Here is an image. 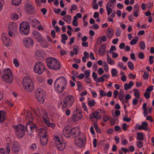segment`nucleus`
I'll return each instance as SVG.
<instances>
[{"instance_id": "53", "label": "nucleus", "mask_w": 154, "mask_h": 154, "mask_svg": "<svg viewBox=\"0 0 154 154\" xmlns=\"http://www.w3.org/2000/svg\"><path fill=\"white\" fill-rule=\"evenodd\" d=\"M5 4V2L3 0H0V11L2 10L3 6Z\"/></svg>"}, {"instance_id": "58", "label": "nucleus", "mask_w": 154, "mask_h": 154, "mask_svg": "<svg viewBox=\"0 0 154 154\" xmlns=\"http://www.w3.org/2000/svg\"><path fill=\"white\" fill-rule=\"evenodd\" d=\"M153 85H151L150 86L148 87V88L146 90V92H147V91L151 92V91H152L153 89Z\"/></svg>"}, {"instance_id": "22", "label": "nucleus", "mask_w": 154, "mask_h": 154, "mask_svg": "<svg viewBox=\"0 0 154 154\" xmlns=\"http://www.w3.org/2000/svg\"><path fill=\"white\" fill-rule=\"evenodd\" d=\"M34 35L36 39L39 42H41L42 41V37L41 34L38 32L35 31L34 32Z\"/></svg>"}, {"instance_id": "33", "label": "nucleus", "mask_w": 154, "mask_h": 154, "mask_svg": "<svg viewBox=\"0 0 154 154\" xmlns=\"http://www.w3.org/2000/svg\"><path fill=\"white\" fill-rule=\"evenodd\" d=\"M22 0H12V4L14 5L18 6L20 5Z\"/></svg>"}, {"instance_id": "36", "label": "nucleus", "mask_w": 154, "mask_h": 154, "mask_svg": "<svg viewBox=\"0 0 154 154\" xmlns=\"http://www.w3.org/2000/svg\"><path fill=\"white\" fill-rule=\"evenodd\" d=\"M43 116H42V119L43 120L44 122V120H48L49 119L48 116L47 112L45 111V112L43 114Z\"/></svg>"}, {"instance_id": "51", "label": "nucleus", "mask_w": 154, "mask_h": 154, "mask_svg": "<svg viewBox=\"0 0 154 154\" xmlns=\"http://www.w3.org/2000/svg\"><path fill=\"white\" fill-rule=\"evenodd\" d=\"M118 66L122 69L123 70H125L127 69L126 67L124 65L123 63H119L118 64Z\"/></svg>"}, {"instance_id": "35", "label": "nucleus", "mask_w": 154, "mask_h": 154, "mask_svg": "<svg viewBox=\"0 0 154 154\" xmlns=\"http://www.w3.org/2000/svg\"><path fill=\"white\" fill-rule=\"evenodd\" d=\"M133 91L134 93V96L137 98H139L140 97V93L138 90L137 89H133Z\"/></svg>"}, {"instance_id": "15", "label": "nucleus", "mask_w": 154, "mask_h": 154, "mask_svg": "<svg viewBox=\"0 0 154 154\" xmlns=\"http://www.w3.org/2000/svg\"><path fill=\"white\" fill-rule=\"evenodd\" d=\"M44 92L43 90H38V92L37 93V99L39 103H42L44 101Z\"/></svg>"}, {"instance_id": "37", "label": "nucleus", "mask_w": 154, "mask_h": 154, "mask_svg": "<svg viewBox=\"0 0 154 154\" xmlns=\"http://www.w3.org/2000/svg\"><path fill=\"white\" fill-rule=\"evenodd\" d=\"M140 47L141 49L144 50L145 49L146 46L144 42L143 41H141L140 44Z\"/></svg>"}, {"instance_id": "28", "label": "nucleus", "mask_w": 154, "mask_h": 154, "mask_svg": "<svg viewBox=\"0 0 154 154\" xmlns=\"http://www.w3.org/2000/svg\"><path fill=\"white\" fill-rule=\"evenodd\" d=\"M77 48H74L73 49V51L74 53H73V51H71L70 52V54L71 57H73L74 54L77 55L78 53V49L79 47L78 46H76Z\"/></svg>"}, {"instance_id": "23", "label": "nucleus", "mask_w": 154, "mask_h": 154, "mask_svg": "<svg viewBox=\"0 0 154 154\" xmlns=\"http://www.w3.org/2000/svg\"><path fill=\"white\" fill-rule=\"evenodd\" d=\"M44 123L48 127H50L53 129H54L55 127L56 126V125L54 123H51L48 120H45Z\"/></svg>"}, {"instance_id": "19", "label": "nucleus", "mask_w": 154, "mask_h": 154, "mask_svg": "<svg viewBox=\"0 0 154 154\" xmlns=\"http://www.w3.org/2000/svg\"><path fill=\"white\" fill-rule=\"evenodd\" d=\"M106 45L105 43H103L101 45L98 51L99 54L100 55L103 56L105 54L106 50Z\"/></svg>"}, {"instance_id": "47", "label": "nucleus", "mask_w": 154, "mask_h": 154, "mask_svg": "<svg viewBox=\"0 0 154 154\" xmlns=\"http://www.w3.org/2000/svg\"><path fill=\"white\" fill-rule=\"evenodd\" d=\"M149 76V73L146 71L145 72H144V74L143 76V79H148Z\"/></svg>"}, {"instance_id": "29", "label": "nucleus", "mask_w": 154, "mask_h": 154, "mask_svg": "<svg viewBox=\"0 0 154 154\" xmlns=\"http://www.w3.org/2000/svg\"><path fill=\"white\" fill-rule=\"evenodd\" d=\"M146 106L147 104L145 103H144L143 106V114L145 117L147 116L148 114Z\"/></svg>"}, {"instance_id": "26", "label": "nucleus", "mask_w": 154, "mask_h": 154, "mask_svg": "<svg viewBox=\"0 0 154 154\" xmlns=\"http://www.w3.org/2000/svg\"><path fill=\"white\" fill-rule=\"evenodd\" d=\"M82 112H78L77 113H76L73 115L72 116V119L73 121L75 122L76 120H78V118H80L81 117L78 116V114H81Z\"/></svg>"}, {"instance_id": "46", "label": "nucleus", "mask_w": 154, "mask_h": 154, "mask_svg": "<svg viewBox=\"0 0 154 154\" xmlns=\"http://www.w3.org/2000/svg\"><path fill=\"white\" fill-rule=\"evenodd\" d=\"M100 96L101 97L106 96V93L103 90H100L99 91Z\"/></svg>"}, {"instance_id": "6", "label": "nucleus", "mask_w": 154, "mask_h": 154, "mask_svg": "<svg viewBox=\"0 0 154 154\" xmlns=\"http://www.w3.org/2000/svg\"><path fill=\"white\" fill-rule=\"evenodd\" d=\"M16 135L18 138H21L23 137L25 134L26 130V127L21 124L14 126Z\"/></svg>"}, {"instance_id": "27", "label": "nucleus", "mask_w": 154, "mask_h": 154, "mask_svg": "<svg viewBox=\"0 0 154 154\" xmlns=\"http://www.w3.org/2000/svg\"><path fill=\"white\" fill-rule=\"evenodd\" d=\"M71 18V17L70 16L66 15L63 17V20L68 23H70Z\"/></svg>"}, {"instance_id": "32", "label": "nucleus", "mask_w": 154, "mask_h": 154, "mask_svg": "<svg viewBox=\"0 0 154 154\" xmlns=\"http://www.w3.org/2000/svg\"><path fill=\"white\" fill-rule=\"evenodd\" d=\"M26 119L29 121L32 120L33 119L32 113L30 111L28 112L26 116Z\"/></svg>"}, {"instance_id": "14", "label": "nucleus", "mask_w": 154, "mask_h": 154, "mask_svg": "<svg viewBox=\"0 0 154 154\" xmlns=\"http://www.w3.org/2000/svg\"><path fill=\"white\" fill-rule=\"evenodd\" d=\"M25 11L27 13L32 15L35 13V8L32 5L27 3L25 5Z\"/></svg>"}, {"instance_id": "54", "label": "nucleus", "mask_w": 154, "mask_h": 154, "mask_svg": "<svg viewBox=\"0 0 154 154\" xmlns=\"http://www.w3.org/2000/svg\"><path fill=\"white\" fill-rule=\"evenodd\" d=\"M137 145L139 148H141L143 147V144L142 142L139 141L137 142Z\"/></svg>"}, {"instance_id": "31", "label": "nucleus", "mask_w": 154, "mask_h": 154, "mask_svg": "<svg viewBox=\"0 0 154 154\" xmlns=\"http://www.w3.org/2000/svg\"><path fill=\"white\" fill-rule=\"evenodd\" d=\"M112 6V5H106V9L108 15H109L110 14L112 11V9L110 8V7H111Z\"/></svg>"}, {"instance_id": "48", "label": "nucleus", "mask_w": 154, "mask_h": 154, "mask_svg": "<svg viewBox=\"0 0 154 154\" xmlns=\"http://www.w3.org/2000/svg\"><path fill=\"white\" fill-rule=\"evenodd\" d=\"M77 84L78 86V89H77V90H81V89L82 88V85L80 81H78L77 82Z\"/></svg>"}, {"instance_id": "7", "label": "nucleus", "mask_w": 154, "mask_h": 154, "mask_svg": "<svg viewBox=\"0 0 154 154\" xmlns=\"http://www.w3.org/2000/svg\"><path fill=\"white\" fill-rule=\"evenodd\" d=\"M45 69V66L42 62L38 61L35 64L33 68L35 72L38 74H42Z\"/></svg>"}, {"instance_id": "41", "label": "nucleus", "mask_w": 154, "mask_h": 154, "mask_svg": "<svg viewBox=\"0 0 154 154\" xmlns=\"http://www.w3.org/2000/svg\"><path fill=\"white\" fill-rule=\"evenodd\" d=\"M111 73L112 76L114 77L117 75V71L115 69H112L111 70Z\"/></svg>"}, {"instance_id": "13", "label": "nucleus", "mask_w": 154, "mask_h": 154, "mask_svg": "<svg viewBox=\"0 0 154 154\" xmlns=\"http://www.w3.org/2000/svg\"><path fill=\"white\" fill-rule=\"evenodd\" d=\"M80 133V132L78 130H76L75 128H74L70 129L68 134L66 133L65 136H66L68 137H69L72 136L73 137H76L79 136Z\"/></svg>"}, {"instance_id": "25", "label": "nucleus", "mask_w": 154, "mask_h": 154, "mask_svg": "<svg viewBox=\"0 0 154 154\" xmlns=\"http://www.w3.org/2000/svg\"><path fill=\"white\" fill-rule=\"evenodd\" d=\"M134 85V83L132 81H130L128 84L125 83L124 85V89L125 90H127L129 89H130Z\"/></svg>"}, {"instance_id": "63", "label": "nucleus", "mask_w": 154, "mask_h": 154, "mask_svg": "<svg viewBox=\"0 0 154 154\" xmlns=\"http://www.w3.org/2000/svg\"><path fill=\"white\" fill-rule=\"evenodd\" d=\"M111 54H112V57L114 58H116L118 57V54L116 53L112 52V53H111Z\"/></svg>"}, {"instance_id": "57", "label": "nucleus", "mask_w": 154, "mask_h": 154, "mask_svg": "<svg viewBox=\"0 0 154 154\" xmlns=\"http://www.w3.org/2000/svg\"><path fill=\"white\" fill-rule=\"evenodd\" d=\"M84 73L85 76V78H88L90 74L88 70H86L85 71Z\"/></svg>"}, {"instance_id": "4", "label": "nucleus", "mask_w": 154, "mask_h": 154, "mask_svg": "<svg viewBox=\"0 0 154 154\" xmlns=\"http://www.w3.org/2000/svg\"><path fill=\"white\" fill-rule=\"evenodd\" d=\"M22 84L25 89L28 92H31L34 89L33 82L29 77H24L23 80Z\"/></svg>"}, {"instance_id": "2", "label": "nucleus", "mask_w": 154, "mask_h": 154, "mask_svg": "<svg viewBox=\"0 0 154 154\" xmlns=\"http://www.w3.org/2000/svg\"><path fill=\"white\" fill-rule=\"evenodd\" d=\"M46 62L48 68L51 69L58 70L61 67L59 62L54 58L51 57L47 58L46 59Z\"/></svg>"}, {"instance_id": "40", "label": "nucleus", "mask_w": 154, "mask_h": 154, "mask_svg": "<svg viewBox=\"0 0 154 154\" xmlns=\"http://www.w3.org/2000/svg\"><path fill=\"white\" fill-rule=\"evenodd\" d=\"M11 16V18L14 20H16L19 18L18 15L16 14H13Z\"/></svg>"}, {"instance_id": "30", "label": "nucleus", "mask_w": 154, "mask_h": 154, "mask_svg": "<svg viewBox=\"0 0 154 154\" xmlns=\"http://www.w3.org/2000/svg\"><path fill=\"white\" fill-rule=\"evenodd\" d=\"M137 138L140 141H142L144 139L143 134L141 132H138L137 134Z\"/></svg>"}, {"instance_id": "9", "label": "nucleus", "mask_w": 154, "mask_h": 154, "mask_svg": "<svg viewBox=\"0 0 154 154\" xmlns=\"http://www.w3.org/2000/svg\"><path fill=\"white\" fill-rule=\"evenodd\" d=\"M75 101L74 96L72 95L67 96L64 99L63 103L64 104L62 105V108L66 109V107H70L73 104Z\"/></svg>"}, {"instance_id": "1", "label": "nucleus", "mask_w": 154, "mask_h": 154, "mask_svg": "<svg viewBox=\"0 0 154 154\" xmlns=\"http://www.w3.org/2000/svg\"><path fill=\"white\" fill-rule=\"evenodd\" d=\"M67 84V81L65 77L62 76L58 78L54 82L55 91L59 93H61L65 89Z\"/></svg>"}, {"instance_id": "62", "label": "nucleus", "mask_w": 154, "mask_h": 154, "mask_svg": "<svg viewBox=\"0 0 154 154\" xmlns=\"http://www.w3.org/2000/svg\"><path fill=\"white\" fill-rule=\"evenodd\" d=\"M114 129L115 131L116 132L118 131H121V127L119 126H115L114 127Z\"/></svg>"}, {"instance_id": "39", "label": "nucleus", "mask_w": 154, "mask_h": 154, "mask_svg": "<svg viewBox=\"0 0 154 154\" xmlns=\"http://www.w3.org/2000/svg\"><path fill=\"white\" fill-rule=\"evenodd\" d=\"M38 112L39 113L38 114H37V115H38L39 116H42L43 115V114L44 113V112H45V110L44 109H41L40 110V109L37 108Z\"/></svg>"}, {"instance_id": "12", "label": "nucleus", "mask_w": 154, "mask_h": 154, "mask_svg": "<svg viewBox=\"0 0 154 154\" xmlns=\"http://www.w3.org/2000/svg\"><path fill=\"white\" fill-rule=\"evenodd\" d=\"M23 42L25 47L26 48H29L33 47L34 41L31 38L27 37L24 38Z\"/></svg>"}, {"instance_id": "55", "label": "nucleus", "mask_w": 154, "mask_h": 154, "mask_svg": "<svg viewBox=\"0 0 154 154\" xmlns=\"http://www.w3.org/2000/svg\"><path fill=\"white\" fill-rule=\"evenodd\" d=\"M11 144L9 143H8L6 145V148L7 150L8 153V154L10 153V146Z\"/></svg>"}, {"instance_id": "50", "label": "nucleus", "mask_w": 154, "mask_h": 154, "mask_svg": "<svg viewBox=\"0 0 154 154\" xmlns=\"http://www.w3.org/2000/svg\"><path fill=\"white\" fill-rule=\"evenodd\" d=\"M135 38H137V39L136 40L135 39H133L132 40H131L130 43L131 45H133L134 44H136L137 43L138 40V38L137 37H136Z\"/></svg>"}, {"instance_id": "42", "label": "nucleus", "mask_w": 154, "mask_h": 154, "mask_svg": "<svg viewBox=\"0 0 154 154\" xmlns=\"http://www.w3.org/2000/svg\"><path fill=\"white\" fill-rule=\"evenodd\" d=\"M36 53L39 57H42L43 55V52L40 50H37Z\"/></svg>"}, {"instance_id": "59", "label": "nucleus", "mask_w": 154, "mask_h": 154, "mask_svg": "<svg viewBox=\"0 0 154 154\" xmlns=\"http://www.w3.org/2000/svg\"><path fill=\"white\" fill-rule=\"evenodd\" d=\"M138 57L140 59H143L144 57V55L143 53L142 52H140L138 54Z\"/></svg>"}, {"instance_id": "44", "label": "nucleus", "mask_w": 154, "mask_h": 154, "mask_svg": "<svg viewBox=\"0 0 154 154\" xmlns=\"http://www.w3.org/2000/svg\"><path fill=\"white\" fill-rule=\"evenodd\" d=\"M104 69L105 71L106 72H108L109 71V67L108 65L106 62H104Z\"/></svg>"}, {"instance_id": "18", "label": "nucleus", "mask_w": 154, "mask_h": 154, "mask_svg": "<svg viewBox=\"0 0 154 154\" xmlns=\"http://www.w3.org/2000/svg\"><path fill=\"white\" fill-rule=\"evenodd\" d=\"M75 141L76 145L80 147H83L85 146V140H83L81 138H79L77 140L75 139Z\"/></svg>"}, {"instance_id": "56", "label": "nucleus", "mask_w": 154, "mask_h": 154, "mask_svg": "<svg viewBox=\"0 0 154 154\" xmlns=\"http://www.w3.org/2000/svg\"><path fill=\"white\" fill-rule=\"evenodd\" d=\"M116 50V47L113 45H112L111 46L110 49L109 50V52L110 54H111V53L113 51H115Z\"/></svg>"}, {"instance_id": "10", "label": "nucleus", "mask_w": 154, "mask_h": 154, "mask_svg": "<svg viewBox=\"0 0 154 154\" xmlns=\"http://www.w3.org/2000/svg\"><path fill=\"white\" fill-rule=\"evenodd\" d=\"M54 140L56 144V147L58 150L63 151L66 146L65 142L62 140L60 138L56 137L54 138Z\"/></svg>"}, {"instance_id": "8", "label": "nucleus", "mask_w": 154, "mask_h": 154, "mask_svg": "<svg viewBox=\"0 0 154 154\" xmlns=\"http://www.w3.org/2000/svg\"><path fill=\"white\" fill-rule=\"evenodd\" d=\"M30 26L27 22L21 23L20 25V32L22 35H27L29 32Z\"/></svg>"}, {"instance_id": "20", "label": "nucleus", "mask_w": 154, "mask_h": 154, "mask_svg": "<svg viewBox=\"0 0 154 154\" xmlns=\"http://www.w3.org/2000/svg\"><path fill=\"white\" fill-rule=\"evenodd\" d=\"M100 112L98 111H96L92 113L90 115V117L91 119H100V116H98Z\"/></svg>"}, {"instance_id": "64", "label": "nucleus", "mask_w": 154, "mask_h": 154, "mask_svg": "<svg viewBox=\"0 0 154 154\" xmlns=\"http://www.w3.org/2000/svg\"><path fill=\"white\" fill-rule=\"evenodd\" d=\"M123 120L124 121H126L127 122H129L131 121V119L130 118H128V117L126 116L123 119Z\"/></svg>"}, {"instance_id": "61", "label": "nucleus", "mask_w": 154, "mask_h": 154, "mask_svg": "<svg viewBox=\"0 0 154 154\" xmlns=\"http://www.w3.org/2000/svg\"><path fill=\"white\" fill-rule=\"evenodd\" d=\"M61 37L62 38V39L64 40H67L68 39V36L66 34H62L61 35Z\"/></svg>"}, {"instance_id": "60", "label": "nucleus", "mask_w": 154, "mask_h": 154, "mask_svg": "<svg viewBox=\"0 0 154 154\" xmlns=\"http://www.w3.org/2000/svg\"><path fill=\"white\" fill-rule=\"evenodd\" d=\"M116 0H110L107 4V5H109L111 4H114L116 3Z\"/></svg>"}, {"instance_id": "5", "label": "nucleus", "mask_w": 154, "mask_h": 154, "mask_svg": "<svg viewBox=\"0 0 154 154\" xmlns=\"http://www.w3.org/2000/svg\"><path fill=\"white\" fill-rule=\"evenodd\" d=\"M40 136V141L42 146L47 145L48 142V133L46 130L43 128H40L38 130Z\"/></svg>"}, {"instance_id": "38", "label": "nucleus", "mask_w": 154, "mask_h": 154, "mask_svg": "<svg viewBox=\"0 0 154 154\" xmlns=\"http://www.w3.org/2000/svg\"><path fill=\"white\" fill-rule=\"evenodd\" d=\"M96 102L94 100H92L89 101L88 102V104L90 107H92L94 106Z\"/></svg>"}, {"instance_id": "11", "label": "nucleus", "mask_w": 154, "mask_h": 154, "mask_svg": "<svg viewBox=\"0 0 154 154\" xmlns=\"http://www.w3.org/2000/svg\"><path fill=\"white\" fill-rule=\"evenodd\" d=\"M27 131L32 134V133L36 132L37 130V127L36 125L32 122H29L26 125Z\"/></svg>"}, {"instance_id": "17", "label": "nucleus", "mask_w": 154, "mask_h": 154, "mask_svg": "<svg viewBox=\"0 0 154 154\" xmlns=\"http://www.w3.org/2000/svg\"><path fill=\"white\" fill-rule=\"evenodd\" d=\"M2 39L3 44L6 47H9L11 45V42L9 38L3 35H2Z\"/></svg>"}, {"instance_id": "21", "label": "nucleus", "mask_w": 154, "mask_h": 154, "mask_svg": "<svg viewBox=\"0 0 154 154\" xmlns=\"http://www.w3.org/2000/svg\"><path fill=\"white\" fill-rule=\"evenodd\" d=\"M106 33L108 38H110L112 37L113 35V30L111 28L108 29L106 30Z\"/></svg>"}, {"instance_id": "16", "label": "nucleus", "mask_w": 154, "mask_h": 154, "mask_svg": "<svg viewBox=\"0 0 154 154\" xmlns=\"http://www.w3.org/2000/svg\"><path fill=\"white\" fill-rule=\"evenodd\" d=\"M21 149V147L19 143L17 141H15L13 143L12 150L15 153H17Z\"/></svg>"}, {"instance_id": "45", "label": "nucleus", "mask_w": 154, "mask_h": 154, "mask_svg": "<svg viewBox=\"0 0 154 154\" xmlns=\"http://www.w3.org/2000/svg\"><path fill=\"white\" fill-rule=\"evenodd\" d=\"M37 145L35 143H33L30 146V149L32 150H34L36 149Z\"/></svg>"}, {"instance_id": "3", "label": "nucleus", "mask_w": 154, "mask_h": 154, "mask_svg": "<svg viewBox=\"0 0 154 154\" xmlns=\"http://www.w3.org/2000/svg\"><path fill=\"white\" fill-rule=\"evenodd\" d=\"M1 78L3 81L8 84H11L13 81V76L11 70L7 68L2 72Z\"/></svg>"}, {"instance_id": "52", "label": "nucleus", "mask_w": 154, "mask_h": 154, "mask_svg": "<svg viewBox=\"0 0 154 154\" xmlns=\"http://www.w3.org/2000/svg\"><path fill=\"white\" fill-rule=\"evenodd\" d=\"M94 125L96 132L100 133L101 132V130L99 128L97 125V124H94Z\"/></svg>"}, {"instance_id": "43", "label": "nucleus", "mask_w": 154, "mask_h": 154, "mask_svg": "<svg viewBox=\"0 0 154 154\" xmlns=\"http://www.w3.org/2000/svg\"><path fill=\"white\" fill-rule=\"evenodd\" d=\"M128 65L129 68L131 70L134 69V66L133 64L131 62H128Z\"/></svg>"}, {"instance_id": "49", "label": "nucleus", "mask_w": 154, "mask_h": 154, "mask_svg": "<svg viewBox=\"0 0 154 154\" xmlns=\"http://www.w3.org/2000/svg\"><path fill=\"white\" fill-rule=\"evenodd\" d=\"M13 63L16 67H18L19 66V64L17 59L14 58L13 60Z\"/></svg>"}, {"instance_id": "34", "label": "nucleus", "mask_w": 154, "mask_h": 154, "mask_svg": "<svg viewBox=\"0 0 154 154\" xmlns=\"http://www.w3.org/2000/svg\"><path fill=\"white\" fill-rule=\"evenodd\" d=\"M107 60L109 64L111 65L114 64V61L109 57V55L108 54H107Z\"/></svg>"}, {"instance_id": "24", "label": "nucleus", "mask_w": 154, "mask_h": 154, "mask_svg": "<svg viewBox=\"0 0 154 154\" xmlns=\"http://www.w3.org/2000/svg\"><path fill=\"white\" fill-rule=\"evenodd\" d=\"M6 114L3 111H0V122H2L4 121L6 119Z\"/></svg>"}]
</instances>
